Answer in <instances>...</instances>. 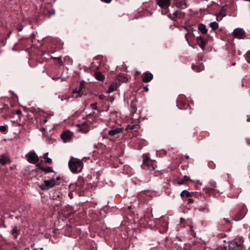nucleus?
Returning <instances> with one entry per match:
<instances>
[{
  "mask_svg": "<svg viewBox=\"0 0 250 250\" xmlns=\"http://www.w3.org/2000/svg\"><path fill=\"white\" fill-rule=\"evenodd\" d=\"M70 170L74 173L80 172L83 167V163L81 160L71 158L68 163Z\"/></svg>",
  "mask_w": 250,
  "mask_h": 250,
  "instance_id": "nucleus-1",
  "label": "nucleus"
},
{
  "mask_svg": "<svg viewBox=\"0 0 250 250\" xmlns=\"http://www.w3.org/2000/svg\"><path fill=\"white\" fill-rule=\"evenodd\" d=\"M173 9V7H172L171 9H168L167 12H164L163 10H161V13L162 14L167 15L168 16L173 20L176 18H182L183 17V14L181 11Z\"/></svg>",
  "mask_w": 250,
  "mask_h": 250,
  "instance_id": "nucleus-2",
  "label": "nucleus"
},
{
  "mask_svg": "<svg viewBox=\"0 0 250 250\" xmlns=\"http://www.w3.org/2000/svg\"><path fill=\"white\" fill-rule=\"evenodd\" d=\"M56 184L55 179H51L44 181V183L41 185L40 188L43 190H48L53 187Z\"/></svg>",
  "mask_w": 250,
  "mask_h": 250,
  "instance_id": "nucleus-3",
  "label": "nucleus"
},
{
  "mask_svg": "<svg viewBox=\"0 0 250 250\" xmlns=\"http://www.w3.org/2000/svg\"><path fill=\"white\" fill-rule=\"evenodd\" d=\"M26 158L30 163L35 164L39 160V157L34 150L29 151L26 155Z\"/></svg>",
  "mask_w": 250,
  "mask_h": 250,
  "instance_id": "nucleus-4",
  "label": "nucleus"
},
{
  "mask_svg": "<svg viewBox=\"0 0 250 250\" xmlns=\"http://www.w3.org/2000/svg\"><path fill=\"white\" fill-rule=\"evenodd\" d=\"M72 132L69 130L66 131L61 134V138L64 143L69 142L72 139Z\"/></svg>",
  "mask_w": 250,
  "mask_h": 250,
  "instance_id": "nucleus-5",
  "label": "nucleus"
},
{
  "mask_svg": "<svg viewBox=\"0 0 250 250\" xmlns=\"http://www.w3.org/2000/svg\"><path fill=\"white\" fill-rule=\"evenodd\" d=\"M152 162L148 158L144 159L142 167L144 168L149 169L150 170H154L155 167Z\"/></svg>",
  "mask_w": 250,
  "mask_h": 250,
  "instance_id": "nucleus-6",
  "label": "nucleus"
},
{
  "mask_svg": "<svg viewBox=\"0 0 250 250\" xmlns=\"http://www.w3.org/2000/svg\"><path fill=\"white\" fill-rule=\"evenodd\" d=\"M157 4L164 10L169 7L171 0H157Z\"/></svg>",
  "mask_w": 250,
  "mask_h": 250,
  "instance_id": "nucleus-7",
  "label": "nucleus"
},
{
  "mask_svg": "<svg viewBox=\"0 0 250 250\" xmlns=\"http://www.w3.org/2000/svg\"><path fill=\"white\" fill-rule=\"evenodd\" d=\"M233 34L234 37L242 39L245 37V31L241 28H236L233 32Z\"/></svg>",
  "mask_w": 250,
  "mask_h": 250,
  "instance_id": "nucleus-8",
  "label": "nucleus"
},
{
  "mask_svg": "<svg viewBox=\"0 0 250 250\" xmlns=\"http://www.w3.org/2000/svg\"><path fill=\"white\" fill-rule=\"evenodd\" d=\"M241 243L232 241L229 244V250H241L242 249Z\"/></svg>",
  "mask_w": 250,
  "mask_h": 250,
  "instance_id": "nucleus-9",
  "label": "nucleus"
},
{
  "mask_svg": "<svg viewBox=\"0 0 250 250\" xmlns=\"http://www.w3.org/2000/svg\"><path fill=\"white\" fill-rule=\"evenodd\" d=\"M159 224L161 227L160 232L164 233L167 231L168 229V223L167 221L162 218L159 220Z\"/></svg>",
  "mask_w": 250,
  "mask_h": 250,
  "instance_id": "nucleus-10",
  "label": "nucleus"
},
{
  "mask_svg": "<svg viewBox=\"0 0 250 250\" xmlns=\"http://www.w3.org/2000/svg\"><path fill=\"white\" fill-rule=\"evenodd\" d=\"M123 130L121 127L113 128L108 131V134L111 136H119L120 134L122 133Z\"/></svg>",
  "mask_w": 250,
  "mask_h": 250,
  "instance_id": "nucleus-11",
  "label": "nucleus"
},
{
  "mask_svg": "<svg viewBox=\"0 0 250 250\" xmlns=\"http://www.w3.org/2000/svg\"><path fill=\"white\" fill-rule=\"evenodd\" d=\"M245 207H243L237 213L236 215V218H235L234 220L235 221H239L243 219L246 213V210Z\"/></svg>",
  "mask_w": 250,
  "mask_h": 250,
  "instance_id": "nucleus-12",
  "label": "nucleus"
},
{
  "mask_svg": "<svg viewBox=\"0 0 250 250\" xmlns=\"http://www.w3.org/2000/svg\"><path fill=\"white\" fill-rule=\"evenodd\" d=\"M196 42L198 45L203 50L207 43L204 39L201 36H198L196 38Z\"/></svg>",
  "mask_w": 250,
  "mask_h": 250,
  "instance_id": "nucleus-13",
  "label": "nucleus"
},
{
  "mask_svg": "<svg viewBox=\"0 0 250 250\" xmlns=\"http://www.w3.org/2000/svg\"><path fill=\"white\" fill-rule=\"evenodd\" d=\"M153 79V75L148 72H145L144 74V76L143 77V81L144 83H148L151 81Z\"/></svg>",
  "mask_w": 250,
  "mask_h": 250,
  "instance_id": "nucleus-14",
  "label": "nucleus"
},
{
  "mask_svg": "<svg viewBox=\"0 0 250 250\" xmlns=\"http://www.w3.org/2000/svg\"><path fill=\"white\" fill-rule=\"evenodd\" d=\"M84 81H82L80 83V85L78 88H76L75 89L73 90V93H78L79 97H82V95L81 94V91L83 90V89L84 88Z\"/></svg>",
  "mask_w": 250,
  "mask_h": 250,
  "instance_id": "nucleus-15",
  "label": "nucleus"
},
{
  "mask_svg": "<svg viewBox=\"0 0 250 250\" xmlns=\"http://www.w3.org/2000/svg\"><path fill=\"white\" fill-rule=\"evenodd\" d=\"M10 163V159L5 155L2 154L0 158V164L5 165Z\"/></svg>",
  "mask_w": 250,
  "mask_h": 250,
  "instance_id": "nucleus-16",
  "label": "nucleus"
},
{
  "mask_svg": "<svg viewBox=\"0 0 250 250\" xmlns=\"http://www.w3.org/2000/svg\"><path fill=\"white\" fill-rule=\"evenodd\" d=\"M20 232V229L17 228V226H15L11 230V234L14 237V238L16 239L18 237V235Z\"/></svg>",
  "mask_w": 250,
  "mask_h": 250,
  "instance_id": "nucleus-17",
  "label": "nucleus"
},
{
  "mask_svg": "<svg viewBox=\"0 0 250 250\" xmlns=\"http://www.w3.org/2000/svg\"><path fill=\"white\" fill-rule=\"evenodd\" d=\"M198 28L202 34H205L208 32V29L206 28V25L204 24L200 23L198 25Z\"/></svg>",
  "mask_w": 250,
  "mask_h": 250,
  "instance_id": "nucleus-18",
  "label": "nucleus"
},
{
  "mask_svg": "<svg viewBox=\"0 0 250 250\" xmlns=\"http://www.w3.org/2000/svg\"><path fill=\"white\" fill-rule=\"evenodd\" d=\"M176 5L177 7L181 9H185L187 7V4L186 2L183 0H180L176 2Z\"/></svg>",
  "mask_w": 250,
  "mask_h": 250,
  "instance_id": "nucleus-19",
  "label": "nucleus"
},
{
  "mask_svg": "<svg viewBox=\"0 0 250 250\" xmlns=\"http://www.w3.org/2000/svg\"><path fill=\"white\" fill-rule=\"evenodd\" d=\"M95 78L100 81H103L104 79V76L101 72H98L95 74Z\"/></svg>",
  "mask_w": 250,
  "mask_h": 250,
  "instance_id": "nucleus-20",
  "label": "nucleus"
},
{
  "mask_svg": "<svg viewBox=\"0 0 250 250\" xmlns=\"http://www.w3.org/2000/svg\"><path fill=\"white\" fill-rule=\"evenodd\" d=\"M192 68L196 71L197 72H200L202 70L204 69V66L202 65H192Z\"/></svg>",
  "mask_w": 250,
  "mask_h": 250,
  "instance_id": "nucleus-21",
  "label": "nucleus"
},
{
  "mask_svg": "<svg viewBox=\"0 0 250 250\" xmlns=\"http://www.w3.org/2000/svg\"><path fill=\"white\" fill-rule=\"evenodd\" d=\"M40 169L45 173L52 172L54 171L52 167H40Z\"/></svg>",
  "mask_w": 250,
  "mask_h": 250,
  "instance_id": "nucleus-22",
  "label": "nucleus"
},
{
  "mask_svg": "<svg viewBox=\"0 0 250 250\" xmlns=\"http://www.w3.org/2000/svg\"><path fill=\"white\" fill-rule=\"evenodd\" d=\"M181 196L182 197H189L191 196V194L190 192H189L188 191H187L186 190H184L182 191L180 194Z\"/></svg>",
  "mask_w": 250,
  "mask_h": 250,
  "instance_id": "nucleus-23",
  "label": "nucleus"
},
{
  "mask_svg": "<svg viewBox=\"0 0 250 250\" xmlns=\"http://www.w3.org/2000/svg\"><path fill=\"white\" fill-rule=\"evenodd\" d=\"M116 88H117V86L115 84H111L109 86L108 89L107 90L106 92L108 93H111V92H113L114 91H115L116 89Z\"/></svg>",
  "mask_w": 250,
  "mask_h": 250,
  "instance_id": "nucleus-24",
  "label": "nucleus"
},
{
  "mask_svg": "<svg viewBox=\"0 0 250 250\" xmlns=\"http://www.w3.org/2000/svg\"><path fill=\"white\" fill-rule=\"evenodd\" d=\"M48 153L46 152L43 154V158L45 160V162L47 163H51L52 159L48 157Z\"/></svg>",
  "mask_w": 250,
  "mask_h": 250,
  "instance_id": "nucleus-25",
  "label": "nucleus"
},
{
  "mask_svg": "<svg viewBox=\"0 0 250 250\" xmlns=\"http://www.w3.org/2000/svg\"><path fill=\"white\" fill-rule=\"evenodd\" d=\"M30 111L35 114H40L42 112H43V111L39 108L36 109L34 107H31L30 109Z\"/></svg>",
  "mask_w": 250,
  "mask_h": 250,
  "instance_id": "nucleus-26",
  "label": "nucleus"
},
{
  "mask_svg": "<svg viewBox=\"0 0 250 250\" xmlns=\"http://www.w3.org/2000/svg\"><path fill=\"white\" fill-rule=\"evenodd\" d=\"M210 27L213 30H216L218 27V24L216 21L211 22L209 24Z\"/></svg>",
  "mask_w": 250,
  "mask_h": 250,
  "instance_id": "nucleus-27",
  "label": "nucleus"
},
{
  "mask_svg": "<svg viewBox=\"0 0 250 250\" xmlns=\"http://www.w3.org/2000/svg\"><path fill=\"white\" fill-rule=\"evenodd\" d=\"M139 125H128L127 126V129L134 130L135 131L137 130L138 128Z\"/></svg>",
  "mask_w": 250,
  "mask_h": 250,
  "instance_id": "nucleus-28",
  "label": "nucleus"
},
{
  "mask_svg": "<svg viewBox=\"0 0 250 250\" xmlns=\"http://www.w3.org/2000/svg\"><path fill=\"white\" fill-rule=\"evenodd\" d=\"M210 187L209 188L211 190H212L214 188L216 187V184L215 182H210L209 183Z\"/></svg>",
  "mask_w": 250,
  "mask_h": 250,
  "instance_id": "nucleus-29",
  "label": "nucleus"
},
{
  "mask_svg": "<svg viewBox=\"0 0 250 250\" xmlns=\"http://www.w3.org/2000/svg\"><path fill=\"white\" fill-rule=\"evenodd\" d=\"M7 129L6 125H1L0 126V131L1 132H5Z\"/></svg>",
  "mask_w": 250,
  "mask_h": 250,
  "instance_id": "nucleus-30",
  "label": "nucleus"
},
{
  "mask_svg": "<svg viewBox=\"0 0 250 250\" xmlns=\"http://www.w3.org/2000/svg\"><path fill=\"white\" fill-rule=\"evenodd\" d=\"M224 17H225V15H221V13H220L217 16V20L221 21Z\"/></svg>",
  "mask_w": 250,
  "mask_h": 250,
  "instance_id": "nucleus-31",
  "label": "nucleus"
},
{
  "mask_svg": "<svg viewBox=\"0 0 250 250\" xmlns=\"http://www.w3.org/2000/svg\"><path fill=\"white\" fill-rule=\"evenodd\" d=\"M90 106H91V107L93 109H94V110H97V103H95L94 104H90Z\"/></svg>",
  "mask_w": 250,
  "mask_h": 250,
  "instance_id": "nucleus-32",
  "label": "nucleus"
},
{
  "mask_svg": "<svg viewBox=\"0 0 250 250\" xmlns=\"http://www.w3.org/2000/svg\"><path fill=\"white\" fill-rule=\"evenodd\" d=\"M215 250H227V248L226 247H219Z\"/></svg>",
  "mask_w": 250,
  "mask_h": 250,
  "instance_id": "nucleus-33",
  "label": "nucleus"
},
{
  "mask_svg": "<svg viewBox=\"0 0 250 250\" xmlns=\"http://www.w3.org/2000/svg\"><path fill=\"white\" fill-rule=\"evenodd\" d=\"M247 57H248V59H247V62L250 63V51H249L248 53H247Z\"/></svg>",
  "mask_w": 250,
  "mask_h": 250,
  "instance_id": "nucleus-34",
  "label": "nucleus"
},
{
  "mask_svg": "<svg viewBox=\"0 0 250 250\" xmlns=\"http://www.w3.org/2000/svg\"><path fill=\"white\" fill-rule=\"evenodd\" d=\"M184 182H185V181H184V180H183V179H182V180H179V181L178 182V184L179 185H183V184H184Z\"/></svg>",
  "mask_w": 250,
  "mask_h": 250,
  "instance_id": "nucleus-35",
  "label": "nucleus"
},
{
  "mask_svg": "<svg viewBox=\"0 0 250 250\" xmlns=\"http://www.w3.org/2000/svg\"><path fill=\"white\" fill-rule=\"evenodd\" d=\"M15 113L17 115H20L21 114V111L20 109L19 110H17L16 111H15Z\"/></svg>",
  "mask_w": 250,
  "mask_h": 250,
  "instance_id": "nucleus-36",
  "label": "nucleus"
},
{
  "mask_svg": "<svg viewBox=\"0 0 250 250\" xmlns=\"http://www.w3.org/2000/svg\"><path fill=\"white\" fill-rule=\"evenodd\" d=\"M61 77V76H59V77H52L51 78L52 80H57L59 79H60Z\"/></svg>",
  "mask_w": 250,
  "mask_h": 250,
  "instance_id": "nucleus-37",
  "label": "nucleus"
},
{
  "mask_svg": "<svg viewBox=\"0 0 250 250\" xmlns=\"http://www.w3.org/2000/svg\"><path fill=\"white\" fill-rule=\"evenodd\" d=\"M55 10H52V11L49 12V15L50 16L54 15L55 14Z\"/></svg>",
  "mask_w": 250,
  "mask_h": 250,
  "instance_id": "nucleus-38",
  "label": "nucleus"
},
{
  "mask_svg": "<svg viewBox=\"0 0 250 250\" xmlns=\"http://www.w3.org/2000/svg\"><path fill=\"white\" fill-rule=\"evenodd\" d=\"M102 1L109 3L111 2V0H101Z\"/></svg>",
  "mask_w": 250,
  "mask_h": 250,
  "instance_id": "nucleus-39",
  "label": "nucleus"
},
{
  "mask_svg": "<svg viewBox=\"0 0 250 250\" xmlns=\"http://www.w3.org/2000/svg\"><path fill=\"white\" fill-rule=\"evenodd\" d=\"M183 179L185 182L189 180V177L187 176H185Z\"/></svg>",
  "mask_w": 250,
  "mask_h": 250,
  "instance_id": "nucleus-40",
  "label": "nucleus"
},
{
  "mask_svg": "<svg viewBox=\"0 0 250 250\" xmlns=\"http://www.w3.org/2000/svg\"><path fill=\"white\" fill-rule=\"evenodd\" d=\"M23 28V26L22 25H21V26L18 28V30L19 32H20L22 30Z\"/></svg>",
  "mask_w": 250,
  "mask_h": 250,
  "instance_id": "nucleus-41",
  "label": "nucleus"
},
{
  "mask_svg": "<svg viewBox=\"0 0 250 250\" xmlns=\"http://www.w3.org/2000/svg\"><path fill=\"white\" fill-rule=\"evenodd\" d=\"M68 196L70 197V199L73 198V194L72 193L69 192L68 194Z\"/></svg>",
  "mask_w": 250,
  "mask_h": 250,
  "instance_id": "nucleus-42",
  "label": "nucleus"
},
{
  "mask_svg": "<svg viewBox=\"0 0 250 250\" xmlns=\"http://www.w3.org/2000/svg\"><path fill=\"white\" fill-rule=\"evenodd\" d=\"M193 202V200L192 199H188V203H191Z\"/></svg>",
  "mask_w": 250,
  "mask_h": 250,
  "instance_id": "nucleus-43",
  "label": "nucleus"
},
{
  "mask_svg": "<svg viewBox=\"0 0 250 250\" xmlns=\"http://www.w3.org/2000/svg\"><path fill=\"white\" fill-rule=\"evenodd\" d=\"M104 96L103 95H100L99 96V98H100V99H103L104 98Z\"/></svg>",
  "mask_w": 250,
  "mask_h": 250,
  "instance_id": "nucleus-44",
  "label": "nucleus"
},
{
  "mask_svg": "<svg viewBox=\"0 0 250 250\" xmlns=\"http://www.w3.org/2000/svg\"><path fill=\"white\" fill-rule=\"evenodd\" d=\"M53 59H55L56 60H60L61 58V57H54V58H53Z\"/></svg>",
  "mask_w": 250,
  "mask_h": 250,
  "instance_id": "nucleus-45",
  "label": "nucleus"
},
{
  "mask_svg": "<svg viewBox=\"0 0 250 250\" xmlns=\"http://www.w3.org/2000/svg\"><path fill=\"white\" fill-rule=\"evenodd\" d=\"M85 124V122H83V123H82V124H78L77 125H78V126H80L81 125H84V124Z\"/></svg>",
  "mask_w": 250,
  "mask_h": 250,
  "instance_id": "nucleus-46",
  "label": "nucleus"
},
{
  "mask_svg": "<svg viewBox=\"0 0 250 250\" xmlns=\"http://www.w3.org/2000/svg\"><path fill=\"white\" fill-rule=\"evenodd\" d=\"M43 123H46L47 122V119H44L43 120Z\"/></svg>",
  "mask_w": 250,
  "mask_h": 250,
  "instance_id": "nucleus-47",
  "label": "nucleus"
},
{
  "mask_svg": "<svg viewBox=\"0 0 250 250\" xmlns=\"http://www.w3.org/2000/svg\"><path fill=\"white\" fill-rule=\"evenodd\" d=\"M144 89H145V90L146 91H148V88L147 87H145Z\"/></svg>",
  "mask_w": 250,
  "mask_h": 250,
  "instance_id": "nucleus-48",
  "label": "nucleus"
},
{
  "mask_svg": "<svg viewBox=\"0 0 250 250\" xmlns=\"http://www.w3.org/2000/svg\"><path fill=\"white\" fill-rule=\"evenodd\" d=\"M224 220L226 221L227 223H228L229 222V221L228 219H227L224 218Z\"/></svg>",
  "mask_w": 250,
  "mask_h": 250,
  "instance_id": "nucleus-49",
  "label": "nucleus"
},
{
  "mask_svg": "<svg viewBox=\"0 0 250 250\" xmlns=\"http://www.w3.org/2000/svg\"><path fill=\"white\" fill-rule=\"evenodd\" d=\"M1 42L2 43H3V45L5 44L6 42H5L4 41L2 40Z\"/></svg>",
  "mask_w": 250,
  "mask_h": 250,
  "instance_id": "nucleus-50",
  "label": "nucleus"
},
{
  "mask_svg": "<svg viewBox=\"0 0 250 250\" xmlns=\"http://www.w3.org/2000/svg\"><path fill=\"white\" fill-rule=\"evenodd\" d=\"M185 157L186 159H188L189 158V156L188 155H185Z\"/></svg>",
  "mask_w": 250,
  "mask_h": 250,
  "instance_id": "nucleus-51",
  "label": "nucleus"
},
{
  "mask_svg": "<svg viewBox=\"0 0 250 250\" xmlns=\"http://www.w3.org/2000/svg\"><path fill=\"white\" fill-rule=\"evenodd\" d=\"M144 156H145V157H146V158H145L144 159H147V158H148L147 154H146V155H144Z\"/></svg>",
  "mask_w": 250,
  "mask_h": 250,
  "instance_id": "nucleus-52",
  "label": "nucleus"
},
{
  "mask_svg": "<svg viewBox=\"0 0 250 250\" xmlns=\"http://www.w3.org/2000/svg\"><path fill=\"white\" fill-rule=\"evenodd\" d=\"M60 179V177H57L56 178V180H59Z\"/></svg>",
  "mask_w": 250,
  "mask_h": 250,
  "instance_id": "nucleus-53",
  "label": "nucleus"
},
{
  "mask_svg": "<svg viewBox=\"0 0 250 250\" xmlns=\"http://www.w3.org/2000/svg\"><path fill=\"white\" fill-rule=\"evenodd\" d=\"M185 38H186V40L188 41V39L187 38V34H185Z\"/></svg>",
  "mask_w": 250,
  "mask_h": 250,
  "instance_id": "nucleus-54",
  "label": "nucleus"
},
{
  "mask_svg": "<svg viewBox=\"0 0 250 250\" xmlns=\"http://www.w3.org/2000/svg\"><path fill=\"white\" fill-rule=\"evenodd\" d=\"M91 114H88V115L86 116V117H88V116H91Z\"/></svg>",
  "mask_w": 250,
  "mask_h": 250,
  "instance_id": "nucleus-55",
  "label": "nucleus"
},
{
  "mask_svg": "<svg viewBox=\"0 0 250 250\" xmlns=\"http://www.w3.org/2000/svg\"><path fill=\"white\" fill-rule=\"evenodd\" d=\"M10 34H9L8 35V36H7V39H8V38H9L10 37Z\"/></svg>",
  "mask_w": 250,
  "mask_h": 250,
  "instance_id": "nucleus-56",
  "label": "nucleus"
},
{
  "mask_svg": "<svg viewBox=\"0 0 250 250\" xmlns=\"http://www.w3.org/2000/svg\"><path fill=\"white\" fill-rule=\"evenodd\" d=\"M16 218L17 219H19V216H17L16 217Z\"/></svg>",
  "mask_w": 250,
  "mask_h": 250,
  "instance_id": "nucleus-57",
  "label": "nucleus"
},
{
  "mask_svg": "<svg viewBox=\"0 0 250 250\" xmlns=\"http://www.w3.org/2000/svg\"><path fill=\"white\" fill-rule=\"evenodd\" d=\"M10 218H13V215H11L10 216Z\"/></svg>",
  "mask_w": 250,
  "mask_h": 250,
  "instance_id": "nucleus-58",
  "label": "nucleus"
},
{
  "mask_svg": "<svg viewBox=\"0 0 250 250\" xmlns=\"http://www.w3.org/2000/svg\"><path fill=\"white\" fill-rule=\"evenodd\" d=\"M33 250H37V249H34Z\"/></svg>",
  "mask_w": 250,
  "mask_h": 250,
  "instance_id": "nucleus-59",
  "label": "nucleus"
},
{
  "mask_svg": "<svg viewBox=\"0 0 250 250\" xmlns=\"http://www.w3.org/2000/svg\"><path fill=\"white\" fill-rule=\"evenodd\" d=\"M197 182H199V180H196V181Z\"/></svg>",
  "mask_w": 250,
  "mask_h": 250,
  "instance_id": "nucleus-60",
  "label": "nucleus"
},
{
  "mask_svg": "<svg viewBox=\"0 0 250 250\" xmlns=\"http://www.w3.org/2000/svg\"><path fill=\"white\" fill-rule=\"evenodd\" d=\"M43 250V249H42V248H41V249H40V250Z\"/></svg>",
  "mask_w": 250,
  "mask_h": 250,
  "instance_id": "nucleus-61",
  "label": "nucleus"
},
{
  "mask_svg": "<svg viewBox=\"0 0 250 250\" xmlns=\"http://www.w3.org/2000/svg\"><path fill=\"white\" fill-rule=\"evenodd\" d=\"M52 115H53V114H50V116H52Z\"/></svg>",
  "mask_w": 250,
  "mask_h": 250,
  "instance_id": "nucleus-62",
  "label": "nucleus"
},
{
  "mask_svg": "<svg viewBox=\"0 0 250 250\" xmlns=\"http://www.w3.org/2000/svg\"><path fill=\"white\" fill-rule=\"evenodd\" d=\"M221 15H224V14H222V13H221Z\"/></svg>",
  "mask_w": 250,
  "mask_h": 250,
  "instance_id": "nucleus-63",
  "label": "nucleus"
},
{
  "mask_svg": "<svg viewBox=\"0 0 250 250\" xmlns=\"http://www.w3.org/2000/svg\"><path fill=\"white\" fill-rule=\"evenodd\" d=\"M248 144L249 145H250V143H249L248 142Z\"/></svg>",
  "mask_w": 250,
  "mask_h": 250,
  "instance_id": "nucleus-64",
  "label": "nucleus"
}]
</instances>
